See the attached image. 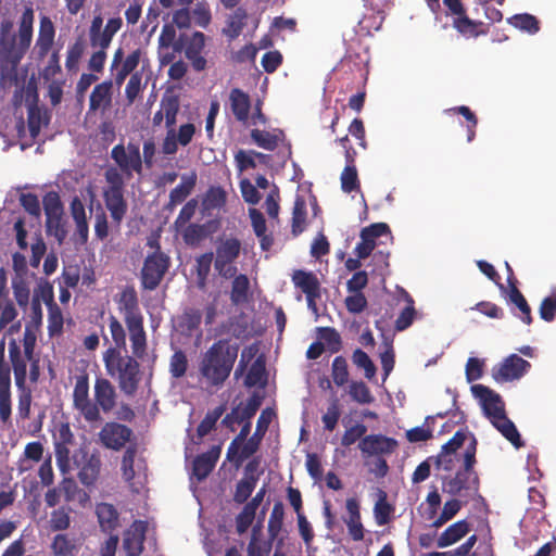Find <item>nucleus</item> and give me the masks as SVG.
Wrapping results in <instances>:
<instances>
[{"mask_svg": "<svg viewBox=\"0 0 556 556\" xmlns=\"http://www.w3.org/2000/svg\"><path fill=\"white\" fill-rule=\"evenodd\" d=\"M239 344L230 339L215 341L201 356L199 374L210 387H222L238 358Z\"/></svg>", "mask_w": 556, "mask_h": 556, "instance_id": "1", "label": "nucleus"}, {"mask_svg": "<svg viewBox=\"0 0 556 556\" xmlns=\"http://www.w3.org/2000/svg\"><path fill=\"white\" fill-rule=\"evenodd\" d=\"M135 354L122 355L121 351L109 348L103 354L106 372L116 377L119 390L127 396H134L142 379L140 364Z\"/></svg>", "mask_w": 556, "mask_h": 556, "instance_id": "2", "label": "nucleus"}, {"mask_svg": "<svg viewBox=\"0 0 556 556\" xmlns=\"http://www.w3.org/2000/svg\"><path fill=\"white\" fill-rule=\"evenodd\" d=\"M119 312L129 331L132 354L143 358L147 351V334L143 327V316L139 307L136 290L132 287L125 288L117 300Z\"/></svg>", "mask_w": 556, "mask_h": 556, "instance_id": "3", "label": "nucleus"}, {"mask_svg": "<svg viewBox=\"0 0 556 556\" xmlns=\"http://www.w3.org/2000/svg\"><path fill=\"white\" fill-rule=\"evenodd\" d=\"M34 11L26 8L22 14L17 35L12 34L13 23L3 21L0 26V46L8 59L17 64L30 47L33 38Z\"/></svg>", "mask_w": 556, "mask_h": 556, "instance_id": "4", "label": "nucleus"}, {"mask_svg": "<svg viewBox=\"0 0 556 556\" xmlns=\"http://www.w3.org/2000/svg\"><path fill=\"white\" fill-rule=\"evenodd\" d=\"M477 453V440L471 437L463 454V466L453 478L446 482V491L453 496L473 497L478 494L480 480L478 472L475 470Z\"/></svg>", "mask_w": 556, "mask_h": 556, "instance_id": "5", "label": "nucleus"}, {"mask_svg": "<svg viewBox=\"0 0 556 556\" xmlns=\"http://www.w3.org/2000/svg\"><path fill=\"white\" fill-rule=\"evenodd\" d=\"M119 168L111 166L104 173L108 187L103 191L104 204L113 222L119 225L127 213V202L124 198L125 180Z\"/></svg>", "mask_w": 556, "mask_h": 556, "instance_id": "6", "label": "nucleus"}, {"mask_svg": "<svg viewBox=\"0 0 556 556\" xmlns=\"http://www.w3.org/2000/svg\"><path fill=\"white\" fill-rule=\"evenodd\" d=\"M242 250L241 241L233 236H223L216 240L214 253V269L224 279L235 277L238 268L236 261Z\"/></svg>", "mask_w": 556, "mask_h": 556, "instance_id": "7", "label": "nucleus"}, {"mask_svg": "<svg viewBox=\"0 0 556 556\" xmlns=\"http://www.w3.org/2000/svg\"><path fill=\"white\" fill-rule=\"evenodd\" d=\"M448 14L453 15L452 26L464 38H478L489 34V26L482 21L469 18L467 10L460 0H442Z\"/></svg>", "mask_w": 556, "mask_h": 556, "instance_id": "8", "label": "nucleus"}, {"mask_svg": "<svg viewBox=\"0 0 556 556\" xmlns=\"http://www.w3.org/2000/svg\"><path fill=\"white\" fill-rule=\"evenodd\" d=\"M156 250L149 254L141 269V285L146 290H154L159 287L170 265V258L161 251L155 242Z\"/></svg>", "mask_w": 556, "mask_h": 556, "instance_id": "9", "label": "nucleus"}, {"mask_svg": "<svg viewBox=\"0 0 556 556\" xmlns=\"http://www.w3.org/2000/svg\"><path fill=\"white\" fill-rule=\"evenodd\" d=\"M111 159L127 179H130L134 173L142 174L140 148L136 142L130 141L127 146L124 143L114 146L111 150Z\"/></svg>", "mask_w": 556, "mask_h": 556, "instance_id": "10", "label": "nucleus"}, {"mask_svg": "<svg viewBox=\"0 0 556 556\" xmlns=\"http://www.w3.org/2000/svg\"><path fill=\"white\" fill-rule=\"evenodd\" d=\"M73 405L86 421L93 424L102 420L97 404H93L89 397V379L87 375L76 377L73 391Z\"/></svg>", "mask_w": 556, "mask_h": 556, "instance_id": "11", "label": "nucleus"}, {"mask_svg": "<svg viewBox=\"0 0 556 556\" xmlns=\"http://www.w3.org/2000/svg\"><path fill=\"white\" fill-rule=\"evenodd\" d=\"M137 456V446L129 445L124 455L122 457L121 471L123 479L130 486V489L135 492L139 491V485H141V481L136 482L137 478H140L141 475L146 476L147 464L144 459L138 458Z\"/></svg>", "mask_w": 556, "mask_h": 556, "instance_id": "12", "label": "nucleus"}, {"mask_svg": "<svg viewBox=\"0 0 556 556\" xmlns=\"http://www.w3.org/2000/svg\"><path fill=\"white\" fill-rule=\"evenodd\" d=\"M531 367V364L518 356L511 354L502 363L492 368V377L497 382H507L520 379Z\"/></svg>", "mask_w": 556, "mask_h": 556, "instance_id": "13", "label": "nucleus"}, {"mask_svg": "<svg viewBox=\"0 0 556 556\" xmlns=\"http://www.w3.org/2000/svg\"><path fill=\"white\" fill-rule=\"evenodd\" d=\"M274 417L275 412L273 408L267 407L262 410L257 419L254 433L248 439L241 448L240 455L238 457L239 463H242L244 459L251 457L258 451L262 440L267 432Z\"/></svg>", "mask_w": 556, "mask_h": 556, "instance_id": "14", "label": "nucleus"}, {"mask_svg": "<svg viewBox=\"0 0 556 556\" xmlns=\"http://www.w3.org/2000/svg\"><path fill=\"white\" fill-rule=\"evenodd\" d=\"M471 392L480 401L482 409L490 421L506 414L501 395L492 389L483 384H473Z\"/></svg>", "mask_w": 556, "mask_h": 556, "instance_id": "15", "label": "nucleus"}, {"mask_svg": "<svg viewBox=\"0 0 556 556\" xmlns=\"http://www.w3.org/2000/svg\"><path fill=\"white\" fill-rule=\"evenodd\" d=\"M132 430L118 422H106L99 432L101 443L111 450L119 451L130 440Z\"/></svg>", "mask_w": 556, "mask_h": 556, "instance_id": "16", "label": "nucleus"}, {"mask_svg": "<svg viewBox=\"0 0 556 556\" xmlns=\"http://www.w3.org/2000/svg\"><path fill=\"white\" fill-rule=\"evenodd\" d=\"M397 441L383 434H368L364 437L358 448L364 455H389L397 447Z\"/></svg>", "mask_w": 556, "mask_h": 556, "instance_id": "17", "label": "nucleus"}, {"mask_svg": "<svg viewBox=\"0 0 556 556\" xmlns=\"http://www.w3.org/2000/svg\"><path fill=\"white\" fill-rule=\"evenodd\" d=\"M75 463L78 470V479L79 481L86 485L90 486L96 483L98 477L100 475L101 469V459L97 454H89L88 452L81 451L80 458L75 456Z\"/></svg>", "mask_w": 556, "mask_h": 556, "instance_id": "18", "label": "nucleus"}, {"mask_svg": "<svg viewBox=\"0 0 556 556\" xmlns=\"http://www.w3.org/2000/svg\"><path fill=\"white\" fill-rule=\"evenodd\" d=\"M205 46V36L201 31H194L191 36H184V51L186 58L191 62L197 72H201L206 66V60L202 56Z\"/></svg>", "mask_w": 556, "mask_h": 556, "instance_id": "19", "label": "nucleus"}, {"mask_svg": "<svg viewBox=\"0 0 556 556\" xmlns=\"http://www.w3.org/2000/svg\"><path fill=\"white\" fill-rule=\"evenodd\" d=\"M94 402L99 412L110 413L116 405V390L106 378H97L93 387Z\"/></svg>", "mask_w": 556, "mask_h": 556, "instance_id": "20", "label": "nucleus"}, {"mask_svg": "<svg viewBox=\"0 0 556 556\" xmlns=\"http://www.w3.org/2000/svg\"><path fill=\"white\" fill-rule=\"evenodd\" d=\"M147 525L144 521L137 520L125 532L123 548L127 556H139L143 551L146 540Z\"/></svg>", "mask_w": 556, "mask_h": 556, "instance_id": "21", "label": "nucleus"}, {"mask_svg": "<svg viewBox=\"0 0 556 556\" xmlns=\"http://www.w3.org/2000/svg\"><path fill=\"white\" fill-rule=\"evenodd\" d=\"M220 452L222 447L214 445L207 452L198 455L192 463V477L199 482L205 480L215 468Z\"/></svg>", "mask_w": 556, "mask_h": 556, "instance_id": "22", "label": "nucleus"}, {"mask_svg": "<svg viewBox=\"0 0 556 556\" xmlns=\"http://www.w3.org/2000/svg\"><path fill=\"white\" fill-rule=\"evenodd\" d=\"M113 81L112 79L97 84L89 97V112L105 111L112 105Z\"/></svg>", "mask_w": 556, "mask_h": 556, "instance_id": "23", "label": "nucleus"}, {"mask_svg": "<svg viewBox=\"0 0 556 556\" xmlns=\"http://www.w3.org/2000/svg\"><path fill=\"white\" fill-rule=\"evenodd\" d=\"M96 515L101 531L105 534L115 533L121 527L119 513L113 504L99 503Z\"/></svg>", "mask_w": 556, "mask_h": 556, "instance_id": "24", "label": "nucleus"}, {"mask_svg": "<svg viewBox=\"0 0 556 556\" xmlns=\"http://www.w3.org/2000/svg\"><path fill=\"white\" fill-rule=\"evenodd\" d=\"M229 106L235 118L245 124L250 117L251 98L240 88H232L229 92Z\"/></svg>", "mask_w": 556, "mask_h": 556, "instance_id": "25", "label": "nucleus"}, {"mask_svg": "<svg viewBox=\"0 0 556 556\" xmlns=\"http://www.w3.org/2000/svg\"><path fill=\"white\" fill-rule=\"evenodd\" d=\"M9 357L14 371L15 384L17 388H24L28 359L22 354L21 348L15 340L9 343Z\"/></svg>", "mask_w": 556, "mask_h": 556, "instance_id": "26", "label": "nucleus"}, {"mask_svg": "<svg viewBox=\"0 0 556 556\" xmlns=\"http://www.w3.org/2000/svg\"><path fill=\"white\" fill-rule=\"evenodd\" d=\"M349 518L344 519L349 533L354 541L364 539V527L361 521L359 503L356 498L351 497L345 502Z\"/></svg>", "mask_w": 556, "mask_h": 556, "instance_id": "27", "label": "nucleus"}, {"mask_svg": "<svg viewBox=\"0 0 556 556\" xmlns=\"http://www.w3.org/2000/svg\"><path fill=\"white\" fill-rule=\"evenodd\" d=\"M55 29L52 21L48 16L40 18L39 35L36 41V49L39 59L45 58L54 41Z\"/></svg>", "mask_w": 556, "mask_h": 556, "instance_id": "28", "label": "nucleus"}, {"mask_svg": "<svg viewBox=\"0 0 556 556\" xmlns=\"http://www.w3.org/2000/svg\"><path fill=\"white\" fill-rule=\"evenodd\" d=\"M470 531V525L466 520H458L453 525L448 526L438 538L437 546L444 548L451 546L463 538H465Z\"/></svg>", "mask_w": 556, "mask_h": 556, "instance_id": "29", "label": "nucleus"}, {"mask_svg": "<svg viewBox=\"0 0 556 556\" xmlns=\"http://www.w3.org/2000/svg\"><path fill=\"white\" fill-rule=\"evenodd\" d=\"M230 302L232 305H242L249 302L251 298L250 279L245 274H235L231 277Z\"/></svg>", "mask_w": 556, "mask_h": 556, "instance_id": "30", "label": "nucleus"}, {"mask_svg": "<svg viewBox=\"0 0 556 556\" xmlns=\"http://www.w3.org/2000/svg\"><path fill=\"white\" fill-rule=\"evenodd\" d=\"M50 548L53 556H77L80 544L76 538L60 533L53 538Z\"/></svg>", "mask_w": 556, "mask_h": 556, "instance_id": "31", "label": "nucleus"}, {"mask_svg": "<svg viewBox=\"0 0 556 556\" xmlns=\"http://www.w3.org/2000/svg\"><path fill=\"white\" fill-rule=\"evenodd\" d=\"M292 282L305 295L320 293V282L317 276L312 271L296 269L292 274Z\"/></svg>", "mask_w": 556, "mask_h": 556, "instance_id": "32", "label": "nucleus"}, {"mask_svg": "<svg viewBox=\"0 0 556 556\" xmlns=\"http://www.w3.org/2000/svg\"><path fill=\"white\" fill-rule=\"evenodd\" d=\"M197 185V174L182 175L181 181L169 193L168 206H176L182 203L192 192Z\"/></svg>", "mask_w": 556, "mask_h": 556, "instance_id": "33", "label": "nucleus"}, {"mask_svg": "<svg viewBox=\"0 0 556 556\" xmlns=\"http://www.w3.org/2000/svg\"><path fill=\"white\" fill-rule=\"evenodd\" d=\"M507 282L509 286V299L511 303H514L520 311L521 315L519 316L521 320L530 325L532 323V315H531V308L523 296V294L519 291L517 288V279L515 276L509 275L507 276Z\"/></svg>", "mask_w": 556, "mask_h": 556, "instance_id": "34", "label": "nucleus"}, {"mask_svg": "<svg viewBox=\"0 0 556 556\" xmlns=\"http://www.w3.org/2000/svg\"><path fill=\"white\" fill-rule=\"evenodd\" d=\"M491 424L508 440L515 447L519 448L523 445L520 434L514 422L504 414L494 419Z\"/></svg>", "mask_w": 556, "mask_h": 556, "instance_id": "35", "label": "nucleus"}, {"mask_svg": "<svg viewBox=\"0 0 556 556\" xmlns=\"http://www.w3.org/2000/svg\"><path fill=\"white\" fill-rule=\"evenodd\" d=\"M201 321V311L198 308L188 307L179 317L178 326L182 333L191 336L195 330L199 329Z\"/></svg>", "mask_w": 556, "mask_h": 556, "instance_id": "36", "label": "nucleus"}, {"mask_svg": "<svg viewBox=\"0 0 556 556\" xmlns=\"http://www.w3.org/2000/svg\"><path fill=\"white\" fill-rule=\"evenodd\" d=\"M394 507L388 502V494L383 490H379L378 500L374 506V516L377 525L384 526L391 521V515Z\"/></svg>", "mask_w": 556, "mask_h": 556, "instance_id": "37", "label": "nucleus"}, {"mask_svg": "<svg viewBox=\"0 0 556 556\" xmlns=\"http://www.w3.org/2000/svg\"><path fill=\"white\" fill-rule=\"evenodd\" d=\"M227 201V193L224 188L217 186L210 187L203 198L202 205L206 212L220 210L225 206Z\"/></svg>", "mask_w": 556, "mask_h": 556, "instance_id": "38", "label": "nucleus"}, {"mask_svg": "<svg viewBox=\"0 0 556 556\" xmlns=\"http://www.w3.org/2000/svg\"><path fill=\"white\" fill-rule=\"evenodd\" d=\"M257 384L262 387L266 384V367L263 356H258L254 361L244 379V386L248 388H252Z\"/></svg>", "mask_w": 556, "mask_h": 556, "instance_id": "39", "label": "nucleus"}, {"mask_svg": "<svg viewBox=\"0 0 556 556\" xmlns=\"http://www.w3.org/2000/svg\"><path fill=\"white\" fill-rule=\"evenodd\" d=\"M213 261V252L203 253L195 258L197 286L199 289L206 287Z\"/></svg>", "mask_w": 556, "mask_h": 556, "instance_id": "40", "label": "nucleus"}, {"mask_svg": "<svg viewBox=\"0 0 556 556\" xmlns=\"http://www.w3.org/2000/svg\"><path fill=\"white\" fill-rule=\"evenodd\" d=\"M258 477L255 475H250L240 479L236 484V490L233 493V502L237 504H244L252 495Z\"/></svg>", "mask_w": 556, "mask_h": 556, "instance_id": "41", "label": "nucleus"}, {"mask_svg": "<svg viewBox=\"0 0 556 556\" xmlns=\"http://www.w3.org/2000/svg\"><path fill=\"white\" fill-rule=\"evenodd\" d=\"M160 48L172 47L174 52H181L184 49V35L176 39V30L172 24H165L159 37Z\"/></svg>", "mask_w": 556, "mask_h": 556, "instance_id": "42", "label": "nucleus"}, {"mask_svg": "<svg viewBox=\"0 0 556 556\" xmlns=\"http://www.w3.org/2000/svg\"><path fill=\"white\" fill-rule=\"evenodd\" d=\"M248 13L243 8H237L227 21L224 33L231 39L237 38L245 26Z\"/></svg>", "mask_w": 556, "mask_h": 556, "instance_id": "43", "label": "nucleus"}, {"mask_svg": "<svg viewBox=\"0 0 556 556\" xmlns=\"http://www.w3.org/2000/svg\"><path fill=\"white\" fill-rule=\"evenodd\" d=\"M285 519V507L282 502L274 504L267 525L269 538L275 540L281 532Z\"/></svg>", "mask_w": 556, "mask_h": 556, "instance_id": "44", "label": "nucleus"}, {"mask_svg": "<svg viewBox=\"0 0 556 556\" xmlns=\"http://www.w3.org/2000/svg\"><path fill=\"white\" fill-rule=\"evenodd\" d=\"M508 23L520 30H525L529 34H536L540 30L539 20L529 13L515 14L509 17Z\"/></svg>", "mask_w": 556, "mask_h": 556, "instance_id": "45", "label": "nucleus"}, {"mask_svg": "<svg viewBox=\"0 0 556 556\" xmlns=\"http://www.w3.org/2000/svg\"><path fill=\"white\" fill-rule=\"evenodd\" d=\"M226 410V405L220 404L214 409L206 413L205 417L201 420L197 428V433L200 438L207 435L216 426L218 419Z\"/></svg>", "mask_w": 556, "mask_h": 556, "instance_id": "46", "label": "nucleus"}, {"mask_svg": "<svg viewBox=\"0 0 556 556\" xmlns=\"http://www.w3.org/2000/svg\"><path fill=\"white\" fill-rule=\"evenodd\" d=\"M318 334L325 346L331 353H338L342 349V339L340 333L332 327L318 328Z\"/></svg>", "mask_w": 556, "mask_h": 556, "instance_id": "47", "label": "nucleus"}, {"mask_svg": "<svg viewBox=\"0 0 556 556\" xmlns=\"http://www.w3.org/2000/svg\"><path fill=\"white\" fill-rule=\"evenodd\" d=\"M462 506L463 503L457 498L446 501L441 514L433 520L431 526L433 528L442 527L457 515V513L462 509Z\"/></svg>", "mask_w": 556, "mask_h": 556, "instance_id": "48", "label": "nucleus"}, {"mask_svg": "<svg viewBox=\"0 0 556 556\" xmlns=\"http://www.w3.org/2000/svg\"><path fill=\"white\" fill-rule=\"evenodd\" d=\"M340 180L341 189L346 193L357 191L361 188L357 168L355 165H345L341 173Z\"/></svg>", "mask_w": 556, "mask_h": 556, "instance_id": "49", "label": "nucleus"}, {"mask_svg": "<svg viewBox=\"0 0 556 556\" xmlns=\"http://www.w3.org/2000/svg\"><path fill=\"white\" fill-rule=\"evenodd\" d=\"M260 528L253 527L252 533H251V540L248 544V556H268L270 552V544L261 542L260 540Z\"/></svg>", "mask_w": 556, "mask_h": 556, "instance_id": "50", "label": "nucleus"}, {"mask_svg": "<svg viewBox=\"0 0 556 556\" xmlns=\"http://www.w3.org/2000/svg\"><path fill=\"white\" fill-rule=\"evenodd\" d=\"M188 370V358L182 350H177L169 359V372L173 378L179 379L186 375Z\"/></svg>", "mask_w": 556, "mask_h": 556, "instance_id": "51", "label": "nucleus"}, {"mask_svg": "<svg viewBox=\"0 0 556 556\" xmlns=\"http://www.w3.org/2000/svg\"><path fill=\"white\" fill-rule=\"evenodd\" d=\"M352 361L356 367L364 369L367 379L370 380L376 376L377 368L374 362L362 349H356L353 352Z\"/></svg>", "mask_w": 556, "mask_h": 556, "instance_id": "52", "label": "nucleus"}, {"mask_svg": "<svg viewBox=\"0 0 556 556\" xmlns=\"http://www.w3.org/2000/svg\"><path fill=\"white\" fill-rule=\"evenodd\" d=\"M331 377L338 387H342L349 381L348 362L343 356H337L332 361Z\"/></svg>", "mask_w": 556, "mask_h": 556, "instance_id": "53", "label": "nucleus"}, {"mask_svg": "<svg viewBox=\"0 0 556 556\" xmlns=\"http://www.w3.org/2000/svg\"><path fill=\"white\" fill-rule=\"evenodd\" d=\"M353 401L359 404H371L375 401L370 389L363 381H353L349 391Z\"/></svg>", "mask_w": 556, "mask_h": 556, "instance_id": "54", "label": "nucleus"}, {"mask_svg": "<svg viewBox=\"0 0 556 556\" xmlns=\"http://www.w3.org/2000/svg\"><path fill=\"white\" fill-rule=\"evenodd\" d=\"M206 235L204 225L189 224L182 231V239L187 245L195 247L206 238Z\"/></svg>", "mask_w": 556, "mask_h": 556, "instance_id": "55", "label": "nucleus"}, {"mask_svg": "<svg viewBox=\"0 0 556 556\" xmlns=\"http://www.w3.org/2000/svg\"><path fill=\"white\" fill-rule=\"evenodd\" d=\"M46 228L47 232L54 236L59 243H62L67 236V230L63 222V215L46 217Z\"/></svg>", "mask_w": 556, "mask_h": 556, "instance_id": "56", "label": "nucleus"}, {"mask_svg": "<svg viewBox=\"0 0 556 556\" xmlns=\"http://www.w3.org/2000/svg\"><path fill=\"white\" fill-rule=\"evenodd\" d=\"M251 138L260 148L268 151H274L278 146V137L266 130L252 129Z\"/></svg>", "mask_w": 556, "mask_h": 556, "instance_id": "57", "label": "nucleus"}, {"mask_svg": "<svg viewBox=\"0 0 556 556\" xmlns=\"http://www.w3.org/2000/svg\"><path fill=\"white\" fill-rule=\"evenodd\" d=\"M306 220V206L302 199H296L292 212V233L300 235L304 230Z\"/></svg>", "mask_w": 556, "mask_h": 556, "instance_id": "58", "label": "nucleus"}, {"mask_svg": "<svg viewBox=\"0 0 556 556\" xmlns=\"http://www.w3.org/2000/svg\"><path fill=\"white\" fill-rule=\"evenodd\" d=\"M43 210L46 217L54 215H63V204L60 195L55 191H49L43 195L42 199Z\"/></svg>", "mask_w": 556, "mask_h": 556, "instance_id": "59", "label": "nucleus"}, {"mask_svg": "<svg viewBox=\"0 0 556 556\" xmlns=\"http://www.w3.org/2000/svg\"><path fill=\"white\" fill-rule=\"evenodd\" d=\"M367 427L362 424L357 422L344 431L342 438H341V445L343 447H350L353 445L356 441L362 440L364 437H366Z\"/></svg>", "mask_w": 556, "mask_h": 556, "instance_id": "60", "label": "nucleus"}, {"mask_svg": "<svg viewBox=\"0 0 556 556\" xmlns=\"http://www.w3.org/2000/svg\"><path fill=\"white\" fill-rule=\"evenodd\" d=\"M340 405L338 399H334L328 406L327 412L323 415L321 421L327 431H333L340 419Z\"/></svg>", "mask_w": 556, "mask_h": 556, "instance_id": "61", "label": "nucleus"}, {"mask_svg": "<svg viewBox=\"0 0 556 556\" xmlns=\"http://www.w3.org/2000/svg\"><path fill=\"white\" fill-rule=\"evenodd\" d=\"M109 328L112 336V340L115 343L114 349L118 351L126 346V332L119 320L111 315L109 318Z\"/></svg>", "mask_w": 556, "mask_h": 556, "instance_id": "62", "label": "nucleus"}, {"mask_svg": "<svg viewBox=\"0 0 556 556\" xmlns=\"http://www.w3.org/2000/svg\"><path fill=\"white\" fill-rule=\"evenodd\" d=\"M70 525L71 518L66 508L60 507L51 513L50 528L53 531H64L70 528Z\"/></svg>", "mask_w": 556, "mask_h": 556, "instance_id": "63", "label": "nucleus"}, {"mask_svg": "<svg viewBox=\"0 0 556 556\" xmlns=\"http://www.w3.org/2000/svg\"><path fill=\"white\" fill-rule=\"evenodd\" d=\"M540 317L546 321L551 323L556 317V292H553L548 296L544 298L541 302L539 308Z\"/></svg>", "mask_w": 556, "mask_h": 556, "instance_id": "64", "label": "nucleus"}]
</instances>
